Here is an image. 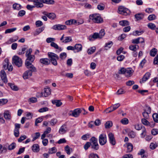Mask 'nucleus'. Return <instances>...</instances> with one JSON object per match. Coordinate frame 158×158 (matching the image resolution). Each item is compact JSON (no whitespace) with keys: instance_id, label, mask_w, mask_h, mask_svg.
Returning <instances> with one entry per match:
<instances>
[{"instance_id":"1","label":"nucleus","mask_w":158,"mask_h":158,"mask_svg":"<svg viewBox=\"0 0 158 158\" xmlns=\"http://www.w3.org/2000/svg\"><path fill=\"white\" fill-rule=\"evenodd\" d=\"M134 71L131 68H121L119 71L118 73L120 74H123L127 77H130L133 74Z\"/></svg>"},{"instance_id":"2","label":"nucleus","mask_w":158,"mask_h":158,"mask_svg":"<svg viewBox=\"0 0 158 158\" xmlns=\"http://www.w3.org/2000/svg\"><path fill=\"white\" fill-rule=\"evenodd\" d=\"M48 55L49 59L50 62H51L52 64L55 66L57 65V60L59 59V57L56 54L52 52H48Z\"/></svg>"},{"instance_id":"3","label":"nucleus","mask_w":158,"mask_h":158,"mask_svg":"<svg viewBox=\"0 0 158 158\" xmlns=\"http://www.w3.org/2000/svg\"><path fill=\"white\" fill-rule=\"evenodd\" d=\"M89 18L95 23H101L103 22V20L98 14H93L89 16Z\"/></svg>"},{"instance_id":"4","label":"nucleus","mask_w":158,"mask_h":158,"mask_svg":"<svg viewBox=\"0 0 158 158\" xmlns=\"http://www.w3.org/2000/svg\"><path fill=\"white\" fill-rule=\"evenodd\" d=\"M91 144V148L94 150H98L99 149V145L98 143V139L94 137H93L90 139Z\"/></svg>"},{"instance_id":"5","label":"nucleus","mask_w":158,"mask_h":158,"mask_svg":"<svg viewBox=\"0 0 158 158\" xmlns=\"http://www.w3.org/2000/svg\"><path fill=\"white\" fill-rule=\"evenodd\" d=\"M118 13L120 14L127 16L130 14V11L128 9L123 6H120L118 7Z\"/></svg>"},{"instance_id":"6","label":"nucleus","mask_w":158,"mask_h":158,"mask_svg":"<svg viewBox=\"0 0 158 158\" xmlns=\"http://www.w3.org/2000/svg\"><path fill=\"white\" fill-rule=\"evenodd\" d=\"M12 63L18 67H21L22 64L21 59L17 56H15L12 58Z\"/></svg>"},{"instance_id":"7","label":"nucleus","mask_w":158,"mask_h":158,"mask_svg":"<svg viewBox=\"0 0 158 158\" xmlns=\"http://www.w3.org/2000/svg\"><path fill=\"white\" fill-rule=\"evenodd\" d=\"M81 112V110L80 108L74 109L73 111L71 110L69 113V115L77 118L79 116Z\"/></svg>"},{"instance_id":"8","label":"nucleus","mask_w":158,"mask_h":158,"mask_svg":"<svg viewBox=\"0 0 158 158\" xmlns=\"http://www.w3.org/2000/svg\"><path fill=\"white\" fill-rule=\"evenodd\" d=\"M99 142L101 145H103L106 143V136L105 134H102L100 135L99 137Z\"/></svg>"},{"instance_id":"9","label":"nucleus","mask_w":158,"mask_h":158,"mask_svg":"<svg viewBox=\"0 0 158 158\" xmlns=\"http://www.w3.org/2000/svg\"><path fill=\"white\" fill-rule=\"evenodd\" d=\"M25 64L26 67L30 69L29 70L31 71V72L36 71V68L30 62L26 61V62H25Z\"/></svg>"},{"instance_id":"10","label":"nucleus","mask_w":158,"mask_h":158,"mask_svg":"<svg viewBox=\"0 0 158 158\" xmlns=\"http://www.w3.org/2000/svg\"><path fill=\"white\" fill-rule=\"evenodd\" d=\"M15 129L14 131V135L16 137H19V129L20 127V124L18 123L15 124Z\"/></svg>"},{"instance_id":"11","label":"nucleus","mask_w":158,"mask_h":158,"mask_svg":"<svg viewBox=\"0 0 158 158\" xmlns=\"http://www.w3.org/2000/svg\"><path fill=\"white\" fill-rule=\"evenodd\" d=\"M52 28L55 30H60L65 29L66 26L64 25L57 24L53 25Z\"/></svg>"},{"instance_id":"12","label":"nucleus","mask_w":158,"mask_h":158,"mask_svg":"<svg viewBox=\"0 0 158 158\" xmlns=\"http://www.w3.org/2000/svg\"><path fill=\"white\" fill-rule=\"evenodd\" d=\"M68 129L67 125L66 124H64L60 127L59 131V133L60 134L63 135L66 133Z\"/></svg>"},{"instance_id":"13","label":"nucleus","mask_w":158,"mask_h":158,"mask_svg":"<svg viewBox=\"0 0 158 158\" xmlns=\"http://www.w3.org/2000/svg\"><path fill=\"white\" fill-rule=\"evenodd\" d=\"M108 136L110 143L113 145H115L116 142L114 134L110 132L108 134Z\"/></svg>"},{"instance_id":"14","label":"nucleus","mask_w":158,"mask_h":158,"mask_svg":"<svg viewBox=\"0 0 158 158\" xmlns=\"http://www.w3.org/2000/svg\"><path fill=\"white\" fill-rule=\"evenodd\" d=\"M0 76L2 80L5 83L7 82V79L5 72L3 70H2L0 72Z\"/></svg>"},{"instance_id":"15","label":"nucleus","mask_w":158,"mask_h":158,"mask_svg":"<svg viewBox=\"0 0 158 158\" xmlns=\"http://www.w3.org/2000/svg\"><path fill=\"white\" fill-rule=\"evenodd\" d=\"M34 4L35 7H36L37 8H41L44 6L41 0H35L34 2Z\"/></svg>"},{"instance_id":"16","label":"nucleus","mask_w":158,"mask_h":158,"mask_svg":"<svg viewBox=\"0 0 158 158\" xmlns=\"http://www.w3.org/2000/svg\"><path fill=\"white\" fill-rule=\"evenodd\" d=\"M39 62L41 64L45 65H48L50 64V60L47 58H41L39 60Z\"/></svg>"},{"instance_id":"17","label":"nucleus","mask_w":158,"mask_h":158,"mask_svg":"<svg viewBox=\"0 0 158 158\" xmlns=\"http://www.w3.org/2000/svg\"><path fill=\"white\" fill-rule=\"evenodd\" d=\"M4 117L6 120H10L11 119V113L9 110H6L4 113Z\"/></svg>"},{"instance_id":"18","label":"nucleus","mask_w":158,"mask_h":158,"mask_svg":"<svg viewBox=\"0 0 158 158\" xmlns=\"http://www.w3.org/2000/svg\"><path fill=\"white\" fill-rule=\"evenodd\" d=\"M44 96L46 97L50 95L51 94V89L49 88H45L44 89V92H43Z\"/></svg>"},{"instance_id":"19","label":"nucleus","mask_w":158,"mask_h":158,"mask_svg":"<svg viewBox=\"0 0 158 158\" xmlns=\"http://www.w3.org/2000/svg\"><path fill=\"white\" fill-rule=\"evenodd\" d=\"M32 75V72L29 70L26 71L23 74V77L24 79H27Z\"/></svg>"},{"instance_id":"20","label":"nucleus","mask_w":158,"mask_h":158,"mask_svg":"<svg viewBox=\"0 0 158 158\" xmlns=\"http://www.w3.org/2000/svg\"><path fill=\"white\" fill-rule=\"evenodd\" d=\"M99 34L98 33H94L93 35H90L89 37V39L90 41H92L95 39L99 38Z\"/></svg>"},{"instance_id":"21","label":"nucleus","mask_w":158,"mask_h":158,"mask_svg":"<svg viewBox=\"0 0 158 158\" xmlns=\"http://www.w3.org/2000/svg\"><path fill=\"white\" fill-rule=\"evenodd\" d=\"M10 63L9 61V60L7 58H6L4 60L3 64V67L5 70L7 69L8 68V66L9 65Z\"/></svg>"},{"instance_id":"22","label":"nucleus","mask_w":158,"mask_h":158,"mask_svg":"<svg viewBox=\"0 0 158 158\" xmlns=\"http://www.w3.org/2000/svg\"><path fill=\"white\" fill-rule=\"evenodd\" d=\"M27 57V58L25 61V62L26 61L29 62L30 63H32L34 61L35 59V56L33 55H29L28 56H26Z\"/></svg>"},{"instance_id":"23","label":"nucleus","mask_w":158,"mask_h":158,"mask_svg":"<svg viewBox=\"0 0 158 158\" xmlns=\"http://www.w3.org/2000/svg\"><path fill=\"white\" fill-rule=\"evenodd\" d=\"M82 46L81 44H77L74 46V49L77 50V52L81 51L82 50Z\"/></svg>"},{"instance_id":"24","label":"nucleus","mask_w":158,"mask_h":158,"mask_svg":"<svg viewBox=\"0 0 158 158\" xmlns=\"http://www.w3.org/2000/svg\"><path fill=\"white\" fill-rule=\"evenodd\" d=\"M135 17L137 20H139L143 19L144 15L142 13H138L135 15Z\"/></svg>"},{"instance_id":"25","label":"nucleus","mask_w":158,"mask_h":158,"mask_svg":"<svg viewBox=\"0 0 158 158\" xmlns=\"http://www.w3.org/2000/svg\"><path fill=\"white\" fill-rule=\"evenodd\" d=\"M32 150L34 152H38L39 151V146L37 144H34L31 147Z\"/></svg>"},{"instance_id":"26","label":"nucleus","mask_w":158,"mask_h":158,"mask_svg":"<svg viewBox=\"0 0 158 158\" xmlns=\"http://www.w3.org/2000/svg\"><path fill=\"white\" fill-rule=\"evenodd\" d=\"M129 49L133 51H136L137 49L139 48V46L137 45H131L129 47Z\"/></svg>"},{"instance_id":"27","label":"nucleus","mask_w":158,"mask_h":158,"mask_svg":"<svg viewBox=\"0 0 158 158\" xmlns=\"http://www.w3.org/2000/svg\"><path fill=\"white\" fill-rule=\"evenodd\" d=\"M119 24L122 26H126L129 25V22L127 20H123L120 21L119 22Z\"/></svg>"},{"instance_id":"28","label":"nucleus","mask_w":158,"mask_h":158,"mask_svg":"<svg viewBox=\"0 0 158 158\" xmlns=\"http://www.w3.org/2000/svg\"><path fill=\"white\" fill-rule=\"evenodd\" d=\"M127 152H130L132 151L133 149V145L131 143H127Z\"/></svg>"},{"instance_id":"29","label":"nucleus","mask_w":158,"mask_h":158,"mask_svg":"<svg viewBox=\"0 0 158 158\" xmlns=\"http://www.w3.org/2000/svg\"><path fill=\"white\" fill-rule=\"evenodd\" d=\"M51 46L56 49H58L60 51H61L62 49L58 46V45L54 42H51L50 44Z\"/></svg>"},{"instance_id":"30","label":"nucleus","mask_w":158,"mask_h":158,"mask_svg":"<svg viewBox=\"0 0 158 158\" xmlns=\"http://www.w3.org/2000/svg\"><path fill=\"white\" fill-rule=\"evenodd\" d=\"M145 118H142L141 120L142 123L144 125L152 127L149 122Z\"/></svg>"},{"instance_id":"31","label":"nucleus","mask_w":158,"mask_h":158,"mask_svg":"<svg viewBox=\"0 0 158 158\" xmlns=\"http://www.w3.org/2000/svg\"><path fill=\"white\" fill-rule=\"evenodd\" d=\"M44 27H42L39 28L38 29H37L34 33V35L36 36L39 35L40 33L42 32L44 30Z\"/></svg>"},{"instance_id":"32","label":"nucleus","mask_w":158,"mask_h":158,"mask_svg":"<svg viewBox=\"0 0 158 158\" xmlns=\"http://www.w3.org/2000/svg\"><path fill=\"white\" fill-rule=\"evenodd\" d=\"M40 133L39 132L35 133L34 135H32L33 137L32 141H34L38 139L40 137Z\"/></svg>"},{"instance_id":"33","label":"nucleus","mask_w":158,"mask_h":158,"mask_svg":"<svg viewBox=\"0 0 158 158\" xmlns=\"http://www.w3.org/2000/svg\"><path fill=\"white\" fill-rule=\"evenodd\" d=\"M41 1L43 3L48 4H53L55 3L53 0H41Z\"/></svg>"},{"instance_id":"34","label":"nucleus","mask_w":158,"mask_h":158,"mask_svg":"<svg viewBox=\"0 0 158 158\" xmlns=\"http://www.w3.org/2000/svg\"><path fill=\"white\" fill-rule=\"evenodd\" d=\"M53 104H55L57 107H59L61 106L62 103L59 100H53L52 101Z\"/></svg>"},{"instance_id":"35","label":"nucleus","mask_w":158,"mask_h":158,"mask_svg":"<svg viewBox=\"0 0 158 158\" xmlns=\"http://www.w3.org/2000/svg\"><path fill=\"white\" fill-rule=\"evenodd\" d=\"M8 85L10 87L12 90L15 91H17L19 89L17 86L15 85L14 84L11 83H8Z\"/></svg>"},{"instance_id":"36","label":"nucleus","mask_w":158,"mask_h":158,"mask_svg":"<svg viewBox=\"0 0 158 158\" xmlns=\"http://www.w3.org/2000/svg\"><path fill=\"white\" fill-rule=\"evenodd\" d=\"M113 44L112 41H109L108 43H106L105 46V48L106 50H107L109 48L111 47Z\"/></svg>"},{"instance_id":"37","label":"nucleus","mask_w":158,"mask_h":158,"mask_svg":"<svg viewBox=\"0 0 158 158\" xmlns=\"http://www.w3.org/2000/svg\"><path fill=\"white\" fill-rule=\"evenodd\" d=\"M48 18L51 20H54L56 19V15L53 13H50L49 14Z\"/></svg>"},{"instance_id":"38","label":"nucleus","mask_w":158,"mask_h":158,"mask_svg":"<svg viewBox=\"0 0 158 158\" xmlns=\"http://www.w3.org/2000/svg\"><path fill=\"white\" fill-rule=\"evenodd\" d=\"M151 74L149 73H147L143 76L142 78L143 81H146L149 78Z\"/></svg>"},{"instance_id":"39","label":"nucleus","mask_w":158,"mask_h":158,"mask_svg":"<svg viewBox=\"0 0 158 158\" xmlns=\"http://www.w3.org/2000/svg\"><path fill=\"white\" fill-rule=\"evenodd\" d=\"M157 52V50L156 48H152L150 51V55L151 56H154L156 54Z\"/></svg>"},{"instance_id":"40","label":"nucleus","mask_w":158,"mask_h":158,"mask_svg":"<svg viewBox=\"0 0 158 158\" xmlns=\"http://www.w3.org/2000/svg\"><path fill=\"white\" fill-rule=\"evenodd\" d=\"M13 8L14 10H19L21 9V6L18 3H15L13 5Z\"/></svg>"},{"instance_id":"41","label":"nucleus","mask_w":158,"mask_h":158,"mask_svg":"<svg viewBox=\"0 0 158 158\" xmlns=\"http://www.w3.org/2000/svg\"><path fill=\"white\" fill-rule=\"evenodd\" d=\"M105 125L106 128H109L112 126L113 123L111 121H108L105 123Z\"/></svg>"},{"instance_id":"42","label":"nucleus","mask_w":158,"mask_h":158,"mask_svg":"<svg viewBox=\"0 0 158 158\" xmlns=\"http://www.w3.org/2000/svg\"><path fill=\"white\" fill-rule=\"evenodd\" d=\"M153 120L156 123H158V113H155L152 114Z\"/></svg>"},{"instance_id":"43","label":"nucleus","mask_w":158,"mask_h":158,"mask_svg":"<svg viewBox=\"0 0 158 158\" xmlns=\"http://www.w3.org/2000/svg\"><path fill=\"white\" fill-rule=\"evenodd\" d=\"M8 100L6 99H0V106H3L6 104L8 102Z\"/></svg>"},{"instance_id":"44","label":"nucleus","mask_w":158,"mask_h":158,"mask_svg":"<svg viewBox=\"0 0 158 158\" xmlns=\"http://www.w3.org/2000/svg\"><path fill=\"white\" fill-rule=\"evenodd\" d=\"M96 50L95 47H94L91 48H90L87 51L88 53L89 54H91L94 53Z\"/></svg>"},{"instance_id":"45","label":"nucleus","mask_w":158,"mask_h":158,"mask_svg":"<svg viewBox=\"0 0 158 158\" xmlns=\"http://www.w3.org/2000/svg\"><path fill=\"white\" fill-rule=\"evenodd\" d=\"M16 29L17 28L16 27L8 29L5 30V34L10 33L14 32V31H15Z\"/></svg>"},{"instance_id":"46","label":"nucleus","mask_w":158,"mask_h":158,"mask_svg":"<svg viewBox=\"0 0 158 158\" xmlns=\"http://www.w3.org/2000/svg\"><path fill=\"white\" fill-rule=\"evenodd\" d=\"M16 146V143H12L8 146V149L10 150H13L15 148Z\"/></svg>"},{"instance_id":"47","label":"nucleus","mask_w":158,"mask_h":158,"mask_svg":"<svg viewBox=\"0 0 158 158\" xmlns=\"http://www.w3.org/2000/svg\"><path fill=\"white\" fill-rule=\"evenodd\" d=\"M57 120L56 118H53L49 122L50 123V124L52 126H55L56 123H57Z\"/></svg>"},{"instance_id":"48","label":"nucleus","mask_w":158,"mask_h":158,"mask_svg":"<svg viewBox=\"0 0 158 158\" xmlns=\"http://www.w3.org/2000/svg\"><path fill=\"white\" fill-rule=\"evenodd\" d=\"M156 16L154 14L150 15L148 18V19L149 21H152L156 19Z\"/></svg>"},{"instance_id":"49","label":"nucleus","mask_w":158,"mask_h":158,"mask_svg":"<svg viewBox=\"0 0 158 158\" xmlns=\"http://www.w3.org/2000/svg\"><path fill=\"white\" fill-rule=\"evenodd\" d=\"M56 148L54 147L49 149L48 153L50 154H52L55 153L56 152Z\"/></svg>"},{"instance_id":"50","label":"nucleus","mask_w":158,"mask_h":158,"mask_svg":"<svg viewBox=\"0 0 158 158\" xmlns=\"http://www.w3.org/2000/svg\"><path fill=\"white\" fill-rule=\"evenodd\" d=\"M65 40L62 41L63 43H67L72 41V39L71 37L67 36L65 37Z\"/></svg>"},{"instance_id":"51","label":"nucleus","mask_w":158,"mask_h":158,"mask_svg":"<svg viewBox=\"0 0 158 158\" xmlns=\"http://www.w3.org/2000/svg\"><path fill=\"white\" fill-rule=\"evenodd\" d=\"M91 144L90 142H87L84 145V148L85 150H86L89 147H91Z\"/></svg>"},{"instance_id":"52","label":"nucleus","mask_w":158,"mask_h":158,"mask_svg":"<svg viewBox=\"0 0 158 158\" xmlns=\"http://www.w3.org/2000/svg\"><path fill=\"white\" fill-rule=\"evenodd\" d=\"M98 34L99 38H102L105 35L104 30L103 29H101Z\"/></svg>"},{"instance_id":"53","label":"nucleus","mask_w":158,"mask_h":158,"mask_svg":"<svg viewBox=\"0 0 158 158\" xmlns=\"http://www.w3.org/2000/svg\"><path fill=\"white\" fill-rule=\"evenodd\" d=\"M48 108L47 107H44L39 109L38 111L40 113H43L48 111Z\"/></svg>"},{"instance_id":"54","label":"nucleus","mask_w":158,"mask_h":158,"mask_svg":"<svg viewBox=\"0 0 158 158\" xmlns=\"http://www.w3.org/2000/svg\"><path fill=\"white\" fill-rule=\"evenodd\" d=\"M114 110H113V108H112V107L110 106L106 109L103 112L104 113L106 112V113H110L113 111Z\"/></svg>"},{"instance_id":"55","label":"nucleus","mask_w":158,"mask_h":158,"mask_svg":"<svg viewBox=\"0 0 158 158\" xmlns=\"http://www.w3.org/2000/svg\"><path fill=\"white\" fill-rule=\"evenodd\" d=\"M148 27L152 30H154L156 27L155 24L152 23H149L148 24Z\"/></svg>"},{"instance_id":"56","label":"nucleus","mask_w":158,"mask_h":158,"mask_svg":"<svg viewBox=\"0 0 158 158\" xmlns=\"http://www.w3.org/2000/svg\"><path fill=\"white\" fill-rule=\"evenodd\" d=\"M128 135L131 138H134L136 136V134L134 131H131L128 133Z\"/></svg>"},{"instance_id":"57","label":"nucleus","mask_w":158,"mask_h":158,"mask_svg":"<svg viewBox=\"0 0 158 158\" xmlns=\"http://www.w3.org/2000/svg\"><path fill=\"white\" fill-rule=\"evenodd\" d=\"M67 56V54L65 52H62L60 55V58L62 60L65 59Z\"/></svg>"},{"instance_id":"58","label":"nucleus","mask_w":158,"mask_h":158,"mask_svg":"<svg viewBox=\"0 0 158 158\" xmlns=\"http://www.w3.org/2000/svg\"><path fill=\"white\" fill-rule=\"evenodd\" d=\"M135 129L137 130H139L142 129L143 127L141 124H136L135 125Z\"/></svg>"},{"instance_id":"59","label":"nucleus","mask_w":158,"mask_h":158,"mask_svg":"<svg viewBox=\"0 0 158 158\" xmlns=\"http://www.w3.org/2000/svg\"><path fill=\"white\" fill-rule=\"evenodd\" d=\"M142 129V132L141 134V135L142 137L144 138L146 135V130L144 127H143V128Z\"/></svg>"},{"instance_id":"60","label":"nucleus","mask_w":158,"mask_h":158,"mask_svg":"<svg viewBox=\"0 0 158 158\" xmlns=\"http://www.w3.org/2000/svg\"><path fill=\"white\" fill-rule=\"evenodd\" d=\"M120 122L123 124H127L128 123V120L127 118H124L120 121Z\"/></svg>"},{"instance_id":"61","label":"nucleus","mask_w":158,"mask_h":158,"mask_svg":"<svg viewBox=\"0 0 158 158\" xmlns=\"http://www.w3.org/2000/svg\"><path fill=\"white\" fill-rule=\"evenodd\" d=\"M89 158H99L98 155L94 153H91L89 156Z\"/></svg>"},{"instance_id":"62","label":"nucleus","mask_w":158,"mask_h":158,"mask_svg":"<svg viewBox=\"0 0 158 158\" xmlns=\"http://www.w3.org/2000/svg\"><path fill=\"white\" fill-rule=\"evenodd\" d=\"M157 146V145L156 143H151L150 145V148L152 150L154 149Z\"/></svg>"},{"instance_id":"63","label":"nucleus","mask_w":158,"mask_h":158,"mask_svg":"<svg viewBox=\"0 0 158 158\" xmlns=\"http://www.w3.org/2000/svg\"><path fill=\"white\" fill-rule=\"evenodd\" d=\"M35 24L37 27H40L43 25V23L41 21L37 20L35 22Z\"/></svg>"},{"instance_id":"64","label":"nucleus","mask_w":158,"mask_h":158,"mask_svg":"<svg viewBox=\"0 0 158 158\" xmlns=\"http://www.w3.org/2000/svg\"><path fill=\"white\" fill-rule=\"evenodd\" d=\"M151 133L154 135H156L158 134V129H153L151 131Z\"/></svg>"}]
</instances>
